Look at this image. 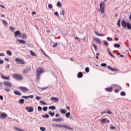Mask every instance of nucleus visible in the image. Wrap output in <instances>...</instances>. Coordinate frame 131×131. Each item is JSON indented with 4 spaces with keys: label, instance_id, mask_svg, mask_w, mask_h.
I'll return each mask as SVG.
<instances>
[{
    "label": "nucleus",
    "instance_id": "f257e3e1",
    "mask_svg": "<svg viewBox=\"0 0 131 131\" xmlns=\"http://www.w3.org/2000/svg\"><path fill=\"white\" fill-rule=\"evenodd\" d=\"M42 73H43V69L40 67L38 68L36 71L37 80H39V79H40V74H42Z\"/></svg>",
    "mask_w": 131,
    "mask_h": 131
},
{
    "label": "nucleus",
    "instance_id": "f03ea898",
    "mask_svg": "<svg viewBox=\"0 0 131 131\" xmlns=\"http://www.w3.org/2000/svg\"><path fill=\"white\" fill-rule=\"evenodd\" d=\"M100 11L101 14L105 13V3L104 2H101L100 4Z\"/></svg>",
    "mask_w": 131,
    "mask_h": 131
},
{
    "label": "nucleus",
    "instance_id": "7ed1b4c3",
    "mask_svg": "<svg viewBox=\"0 0 131 131\" xmlns=\"http://www.w3.org/2000/svg\"><path fill=\"white\" fill-rule=\"evenodd\" d=\"M12 77L17 80H22L23 79V76L19 74H13L12 75Z\"/></svg>",
    "mask_w": 131,
    "mask_h": 131
},
{
    "label": "nucleus",
    "instance_id": "20e7f679",
    "mask_svg": "<svg viewBox=\"0 0 131 131\" xmlns=\"http://www.w3.org/2000/svg\"><path fill=\"white\" fill-rule=\"evenodd\" d=\"M18 90H20L21 92L23 93H27V92H29V89H28L26 87H24V86H20L18 88Z\"/></svg>",
    "mask_w": 131,
    "mask_h": 131
},
{
    "label": "nucleus",
    "instance_id": "39448f33",
    "mask_svg": "<svg viewBox=\"0 0 131 131\" xmlns=\"http://www.w3.org/2000/svg\"><path fill=\"white\" fill-rule=\"evenodd\" d=\"M15 61L17 62L18 64H25V62L22 58H17L15 59Z\"/></svg>",
    "mask_w": 131,
    "mask_h": 131
},
{
    "label": "nucleus",
    "instance_id": "423d86ee",
    "mask_svg": "<svg viewBox=\"0 0 131 131\" xmlns=\"http://www.w3.org/2000/svg\"><path fill=\"white\" fill-rule=\"evenodd\" d=\"M25 110H27L28 112L31 113L34 110V107L33 106L26 107Z\"/></svg>",
    "mask_w": 131,
    "mask_h": 131
},
{
    "label": "nucleus",
    "instance_id": "0eeeda50",
    "mask_svg": "<svg viewBox=\"0 0 131 131\" xmlns=\"http://www.w3.org/2000/svg\"><path fill=\"white\" fill-rule=\"evenodd\" d=\"M4 85H6V86H8V88H12V83L10 81H5L4 82Z\"/></svg>",
    "mask_w": 131,
    "mask_h": 131
},
{
    "label": "nucleus",
    "instance_id": "6e6552de",
    "mask_svg": "<svg viewBox=\"0 0 131 131\" xmlns=\"http://www.w3.org/2000/svg\"><path fill=\"white\" fill-rule=\"evenodd\" d=\"M109 123V122H110V121H109V120L107 118H104V119H102L101 121V123Z\"/></svg>",
    "mask_w": 131,
    "mask_h": 131
},
{
    "label": "nucleus",
    "instance_id": "1a4fd4ad",
    "mask_svg": "<svg viewBox=\"0 0 131 131\" xmlns=\"http://www.w3.org/2000/svg\"><path fill=\"white\" fill-rule=\"evenodd\" d=\"M52 121L55 122H59V121H63V118L61 117L59 118H53L52 119Z\"/></svg>",
    "mask_w": 131,
    "mask_h": 131
},
{
    "label": "nucleus",
    "instance_id": "9d476101",
    "mask_svg": "<svg viewBox=\"0 0 131 131\" xmlns=\"http://www.w3.org/2000/svg\"><path fill=\"white\" fill-rule=\"evenodd\" d=\"M50 101H53V102L57 103L59 101L58 97H51Z\"/></svg>",
    "mask_w": 131,
    "mask_h": 131
},
{
    "label": "nucleus",
    "instance_id": "9b49d317",
    "mask_svg": "<svg viewBox=\"0 0 131 131\" xmlns=\"http://www.w3.org/2000/svg\"><path fill=\"white\" fill-rule=\"evenodd\" d=\"M105 91H106V92H108V93H111V92L113 91V87H109L107 88H105Z\"/></svg>",
    "mask_w": 131,
    "mask_h": 131
},
{
    "label": "nucleus",
    "instance_id": "f8f14e48",
    "mask_svg": "<svg viewBox=\"0 0 131 131\" xmlns=\"http://www.w3.org/2000/svg\"><path fill=\"white\" fill-rule=\"evenodd\" d=\"M6 117H7V114H6L5 113H3L0 115V119H5V118H6Z\"/></svg>",
    "mask_w": 131,
    "mask_h": 131
},
{
    "label": "nucleus",
    "instance_id": "ddd939ff",
    "mask_svg": "<svg viewBox=\"0 0 131 131\" xmlns=\"http://www.w3.org/2000/svg\"><path fill=\"white\" fill-rule=\"evenodd\" d=\"M121 25L123 27L126 28V26L127 25V23H126V21H125V20H123L121 22Z\"/></svg>",
    "mask_w": 131,
    "mask_h": 131
},
{
    "label": "nucleus",
    "instance_id": "4468645a",
    "mask_svg": "<svg viewBox=\"0 0 131 131\" xmlns=\"http://www.w3.org/2000/svg\"><path fill=\"white\" fill-rule=\"evenodd\" d=\"M18 35L21 36V32L20 31H16L14 32V36H18Z\"/></svg>",
    "mask_w": 131,
    "mask_h": 131
},
{
    "label": "nucleus",
    "instance_id": "2eb2a0df",
    "mask_svg": "<svg viewBox=\"0 0 131 131\" xmlns=\"http://www.w3.org/2000/svg\"><path fill=\"white\" fill-rule=\"evenodd\" d=\"M94 40L97 42V43H99V45H100L101 43V39H100L99 38L95 37L94 38Z\"/></svg>",
    "mask_w": 131,
    "mask_h": 131
},
{
    "label": "nucleus",
    "instance_id": "dca6fc26",
    "mask_svg": "<svg viewBox=\"0 0 131 131\" xmlns=\"http://www.w3.org/2000/svg\"><path fill=\"white\" fill-rule=\"evenodd\" d=\"M14 93L15 94V95H17V96H21L22 95V93L20 92L17 90L14 91Z\"/></svg>",
    "mask_w": 131,
    "mask_h": 131
},
{
    "label": "nucleus",
    "instance_id": "f3484780",
    "mask_svg": "<svg viewBox=\"0 0 131 131\" xmlns=\"http://www.w3.org/2000/svg\"><path fill=\"white\" fill-rule=\"evenodd\" d=\"M107 69L108 70H111V71H117V69L112 68L110 66H107Z\"/></svg>",
    "mask_w": 131,
    "mask_h": 131
},
{
    "label": "nucleus",
    "instance_id": "a211bd4d",
    "mask_svg": "<svg viewBox=\"0 0 131 131\" xmlns=\"http://www.w3.org/2000/svg\"><path fill=\"white\" fill-rule=\"evenodd\" d=\"M62 127H64V128H67V129H69V130H72V128L66 125H62Z\"/></svg>",
    "mask_w": 131,
    "mask_h": 131
},
{
    "label": "nucleus",
    "instance_id": "6ab92c4d",
    "mask_svg": "<svg viewBox=\"0 0 131 131\" xmlns=\"http://www.w3.org/2000/svg\"><path fill=\"white\" fill-rule=\"evenodd\" d=\"M17 41H18L19 43H21L22 45L26 43V41L24 40L17 39Z\"/></svg>",
    "mask_w": 131,
    "mask_h": 131
},
{
    "label": "nucleus",
    "instance_id": "aec40b11",
    "mask_svg": "<svg viewBox=\"0 0 131 131\" xmlns=\"http://www.w3.org/2000/svg\"><path fill=\"white\" fill-rule=\"evenodd\" d=\"M2 78H3V79H7V80H10V76L6 77V76H4V75H2Z\"/></svg>",
    "mask_w": 131,
    "mask_h": 131
},
{
    "label": "nucleus",
    "instance_id": "412c9836",
    "mask_svg": "<svg viewBox=\"0 0 131 131\" xmlns=\"http://www.w3.org/2000/svg\"><path fill=\"white\" fill-rule=\"evenodd\" d=\"M83 76V74H82L81 72H79L77 74V77H78V78H81V77H82Z\"/></svg>",
    "mask_w": 131,
    "mask_h": 131
},
{
    "label": "nucleus",
    "instance_id": "4be33fe9",
    "mask_svg": "<svg viewBox=\"0 0 131 131\" xmlns=\"http://www.w3.org/2000/svg\"><path fill=\"white\" fill-rule=\"evenodd\" d=\"M60 112H61V113L62 114H65V113H66V112H67V111H66V110L65 109H60Z\"/></svg>",
    "mask_w": 131,
    "mask_h": 131
},
{
    "label": "nucleus",
    "instance_id": "5701e85b",
    "mask_svg": "<svg viewBox=\"0 0 131 131\" xmlns=\"http://www.w3.org/2000/svg\"><path fill=\"white\" fill-rule=\"evenodd\" d=\"M30 53L32 56H34V57H36L37 55L34 52H33L32 51L30 50Z\"/></svg>",
    "mask_w": 131,
    "mask_h": 131
},
{
    "label": "nucleus",
    "instance_id": "b1692460",
    "mask_svg": "<svg viewBox=\"0 0 131 131\" xmlns=\"http://www.w3.org/2000/svg\"><path fill=\"white\" fill-rule=\"evenodd\" d=\"M22 98H24V99H28V98H33V95H30V96H22Z\"/></svg>",
    "mask_w": 131,
    "mask_h": 131
},
{
    "label": "nucleus",
    "instance_id": "393cba45",
    "mask_svg": "<svg viewBox=\"0 0 131 131\" xmlns=\"http://www.w3.org/2000/svg\"><path fill=\"white\" fill-rule=\"evenodd\" d=\"M20 37L27 38V35L26 34L23 33L21 35H20Z\"/></svg>",
    "mask_w": 131,
    "mask_h": 131
},
{
    "label": "nucleus",
    "instance_id": "a878e982",
    "mask_svg": "<svg viewBox=\"0 0 131 131\" xmlns=\"http://www.w3.org/2000/svg\"><path fill=\"white\" fill-rule=\"evenodd\" d=\"M25 102V100L23 99H20L19 100V104H24Z\"/></svg>",
    "mask_w": 131,
    "mask_h": 131
},
{
    "label": "nucleus",
    "instance_id": "bb28decb",
    "mask_svg": "<svg viewBox=\"0 0 131 131\" xmlns=\"http://www.w3.org/2000/svg\"><path fill=\"white\" fill-rule=\"evenodd\" d=\"M49 109H50V110H55L56 109V106L52 105L49 107Z\"/></svg>",
    "mask_w": 131,
    "mask_h": 131
},
{
    "label": "nucleus",
    "instance_id": "cd10ccee",
    "mask_svg": "<svg viewBox=\"0 0 131 131\" xmlns=\"http://www.w3.org/2000/svg\"><path fill=\"white\" fill-rule=\"evenodd\" d=\"M126 27L128 29L131 30V24L127 23Z\"/></svg>",
    "mask_w": 131,
    "mask_h": 131
},
{
    "label": "nucleus",
    "instance_id": "c85d7f7f",
    "mask_svg": "<svg viewBox=\"0 0 131 131\" xmlns=\"http://www.w3.org/2000/svg\"><path fill=\"white\" fill-rule=\"evenodd\" d=\"M70 112H68L66 114V116L67 118H69V117H70Z\"/></svg>",
    "mask_w": 131,
    "mask_h": 131
},
{
    "label": "nucleus",
    "instance_id": "c756f323",
    "mask_svg": "<svg viewBox=\"0 0 131 131\" xmlns=\"http://www.w3.org/2000/svg\"><path fill=\"white\" fill-rule=\"evenodd\" d=\"M2 22L3 24H4V25H5L6 26H8V23L7 22V21L3 19L2 20Z\"/></svg>",
    "mask_w": 131,
    "mask_h": 131
},
{
    "label": "nucleus",
    "instance_id": "7c9ffc66",
    "mask_svg": "<svg viewBox=\"0 0 131 131\" xmlns=\"http://www.w3.org/2000/svg\"><path fill=\"white\" fill-rule=\"evenodd\" d=\"M7 54L8 55V56H12V52H11V51H10L9 50H8L7 51Z\"/></svg>",
    "mask_w": 131,
    "mask_h": 131
},
{
    "label": "nucleus",
    "instance_id": "2f4dec72",
    "mask_svg": "<svg viewBox=\"0 0 131 131\" xmlns=\"http://www.w3.org/2000/svg\"><path fill=\"white\" fill-rule=\"evenodd\" d=\"M54 126H56L57 127H60V128H62L63 127V125H61V124H56V125H54Z\"/></svg>",
    "mask_w": 131,
    "mask_h": 131
},
{
    "label": "nucleus",
    "instance_id": "473e14b6",
    "mask_svg": "<svg viewBox=\"0 0 131 131\" xmlns=\"http://www.w3.org/2000/svg\"><path fill=\"white\" fill-rule=\"evenodd\" d=\"M57 7H62V3L60 2H58L57 4Z\"/></svg>",
    "mask_w": 131,
    "mask_h": 131
},
{
    "label": "nucleus",
    "instance_id": "72a5a7b5",
    "mask_svg": "<svg viewBox=\"0 0 131 131\" xmlns=\"http://www.w3.org/2000/svg\"><path fill=\"white\" fill-rule=\"evenodd\" d=\"M40 103H41V104H42V105H48V104H47L45 101L42 100H40Z\"/></svg>",
    "mask_w": 131,
    "mask_h": 131
},
{
    "label": "nucleus",
    "instance_id": "f704fd0d",
    "mask_svg": "<svg viewBox=\"0 0 131 131\" xmlns=\"http://www.w3.org/2000/svg\"><path fill=\"white\" fill-rule=\"evenodd\" d=\"M97 35H98V36H105L104 34H99V33H96Z\"/></svg>",
    "mask_w": 131,
    "mask_h": 131
},
{
    "label": "nucleus",
    "instance_id": "c9c22d12",
    "mask_svg": "<svg viewBox=\"0 0 131 131\" xmlns=\"http://www.w3.org/2000/svg\"><path fill=\"white\" fill-rule=\"evenodd\" d=\"M85 72H86V73H89V72H90V68H86L85 69Z\"/></svg>",
    "mask_w": 131,
    "mask_h": 131
},
{
    "label": "nucleus",
    "instance_id": "e433bc0d",
    "mask_svg": "<svg viewBox=\"0 0 131 131\" xmlns=\"http://www.w3.org/2000/svg\"><path fill=\"white\" fill-rule=\"evenodd\" d=\"M42 117H43L44 118H49L50 117V116H49V115L46 114L45 116L43 115Z\"/></svg>",
    "mask_w": 131,
    "mask_h": 131
},
{
    "label": "nucleus",
    "instance_id": "4c0bfd02",
    "mask_svg": "<svg viewBox=\"0 0 131 131\" xmlns=\"http://www.w3.org/2000/svg\"><path fill=\"white\" fill-rule=\"evenodd\" d=\"M60 14L61 15H62V16H64V15L65 14V12H64V10H61V12H60Z\"/></svg>",
    "mask_w": 131,
    "mask_h": 131
},
{
    "label": "nucleus",
    "instance_id": "58836bf2",
    "mask_svg": "<svg viewBox=\"0 0 131 131\" xmlns=\"http://www.w3.org/2000/svg\"><path fill=\"white\" fill-rule=\"evenodd\" d=\"M117 25H118L119 26V27H120V26H121V25H120V19H119L118 20Z\"/></svg>",
    "mask_w": 131,
    "mask_h": 131
},
{
    "label": "nucleus",
    "instance_id": "ea45409f",
    "mask_svg": "<svg viewBox=\"0 0 131 131\" xmlns=\"http://www.w3.org/2000/svg\"><path fill=\"white\" fill-rule=\"evenodd\" d=\"M114 47H115V48H120V45H119V44H115Z\"/></svg>",
    "mask_w": 131,
    "mask_h": 131
},
{
    "label": "nucleus",
    "instance_id": "a19ab883",
    "mask_svg": "<svg viewBox=\"0 0 131 131\" xmlns=\"http://www.w3.org/2000/svg\"><path fill=\"white\" fill-rule=\"evenodd\" d=\"M40 129L41 131H45V130H46V127H40Z\"/></svg>",
    "mask_w": 131,
    "mask_h": 131
},
{
    "label": "nucleus",
    "instance_id": "79ce46f5",
    "mask_svg": "<svg viewBox=\"0 0 131 131\" xmlns=\"http://www.w3.org/2000/svg\"><path fill=\"white\" fill-rule=\"evenodd\" d=\"M93 47L95 50V51H97V50H98V48L97 47V46L96 45V44H93Z\"/></svg>",
    "mask_w": 131,
    "mask_h": 131
},
{
    "label": "nucleus",
    "instance_id": "37998d69",
    "mask_svg": "<svg viewBox=\"0 0 131 131\" xmlns=\"http://www.w3.org/2000/svg\"><path fill=\"white\" fill-rule=\"evenodd\" d=\"M48 8L50 9H53V5L52 4H49Z\"/></svg>",
    "mask_w": 131,
    "mask_h": 131
},
{
    "label": "nucleus",
    "instance_id": "c03bdc74",
    "mask_svg": "<svg viewBox=\"0 0 131 131\" xmlns=\"http://www.w3.org/2000/svg\"><path fill=\"white\" fill-rule=\"evenodd\" d=\"M101 66H102V67H106L107 66V64L106 63H101Z\"/></svg>",
    "mask_w": 131,
    "mask_h": 131
},
{
    "label": "nucleus",
    "instance_id": "a18cd8bd",
    "mask_svg": "<svg viewBox=\"0 0 131 131\" xmlns=\"http://www.w3.org/2000/svg\"><path fill=\"white\" fill-rule=\"evenodd\" d=\"M121 96H125L126 94L124 92H121L120 93Z\"/></svg>",
    "mask_w": 131,
    "mask_h": 131
},
{
    "label": "nucleus",
    "instance_id": "49530a36",
    "mask_svg": "<svg viewBox=\"0 0 131 131\" xmlns=\"http://www.w3.org/2000/svg\"><path fill=\"white\" fill-rule=\"evenodd\" d=\"M49 114L51 115V116H54V115H55V113L49 112Z\"/></svg>",
    "mask_w": 131,
    "mask_h": 131
},
{
    "label": "nucleus",
    "instance_id": "de8ad7c7",
    "mask_svg": "<svg viewBox=\"0 0 131 131\" xmlns=\"http://www.w3.org/2000/svg\"><path fill=\"white\" fill-rule=\"evenodd\" d=\"M9 28L11 30H12V32H14L15 31V29H14V28H13V27H10Z\"/></svg>",
    "mask_w": 131,
    "mask_h": 131
},
{
    "label": "nucleus",
    "instance_id": "09e8293b",
    "mask_svg": "<svg viewBox=\"0 0 131 131\" xmlns=\"http://www.w3.org/2000/svg\"><path fill=\"white\" fill-rule=\"evenodd\" d=\"M48 110V107L45 106L43 107V111H47Z\"/></svg>",
    "mask_w": 131,
    "mask_h": 131
},
{
    "label": "nucleus",
    "instance_id": "8fccbe9b",
    "mask_svg": "<svg viewBox=\"0 0 131 131\" xmlns=\"http://www.w3.org/2000/svg\"><path fill=\"white\" fill-rule=\"evenodd\" d=\"M55 16H57V17H59V13H58V12H54Z\"/></svg>",
    "mask_w": 131,
    "mask_h": 131
},
{
    "label": "nucleus",
    "instance_id": "3c124183",
    "mask_svg": "<svg viewBox=\"0 0 131 131\" xmlns=\"http://www.w3.org/2000/svg\"><path fill=\"white\" fill-rule=\"evenodd\" d=\"M35 99L36 100H40L41 99V97H39V96H36L35 97Z\"/></svg>",
    "mask_w": 131,
    "mask_h": 131
},
{
    "label": "nucleus",
    "instance_id": "603ef678",
    "mask_svg": "<svg viewBox=\"0 0 131 131\" xmlns=\"http://www.w3.org/2000/svg\"><path fill=\"white\" fill-rule=\"evenodd\" d=\"M4 91H5L6 92H10V89H9V88H5L4 89Z\"/></svg>",
    "mask_w": 131,
    "mask_h": 131
},
{
    "label": "nucleus",
    "instance_id": "864d4df0",
    "mask_svg": "<svg viewBox=\"0 0 131 131\" xmlns=\"http://www.w3.org/2000/svg\"><path fill=\"white\" fill-rule=\"evenodd\" d=\"M28 71H29V70H28V69H25V70H24L23 72L24 73H27V72H28Z\"/></svg>",
    "mask_w": 131,
    "mask_h": 131
},
{
    "label": "nucleus",
    "instance_id": "5fc2aeb1",
    "mask_svg": "<svg viewBox=\"0 0 131 131\" xmlns=\"http://www.w3.org/2000/svg\"><path fill=\"white\" fill-rule=\"evenodd\" d=\"M38 110L39 111H41V110H42V108H41V107H40V106H38Z\"/></svg>",
    "mask_w": 131,
    "mask_h": 131
},
{
    "label": "nucleus",
    "instance_id": "6e6d98bb",
    "mask_svg": "<svg viewBox=\"0 0 131 131\" xmlns=\"http://www.w3.org/2000/svg\"><path fill=\"white\" fill-rule=\"evenodd\" d=\"M107 40H108L109 41H111V40H112V38H110V37H107Z\"/></svg>",
    "mask_w": 131,
    "mask_h": 131
},
{
    "label": "nucleus",
    "instance_id": "4d7b16f0",
    "mask_svg": "<svg viewBox=\"0 0 131 131\" xmlns=\"http://www.w3.org/2000/svg\"><path fill=\"white\" fill-rule=\"evenodd\" d=\"M109 55L111 56V57H113V58H114V59H115V56L112 54V53H110Z\"/></svg>",
    "mask_w": 131,
    "mask_h": 131
},
{
    "label": "nucleus",
    "instance_id": "13d9d810",
    "mask_svg": "<svg viewBox=\"0 0 131 131\" xmlns=\"http://www.w3.org/2000/svg\"><path fill=\"white\" fill-rule=\"evenodd\" d=\"M4 60L5 61H7V62H10V59L9 58H5Z\"/></svg>",
    "mask_w": 131,
    "mask_h": 131
},
{
    "label": "nucleus",
    "instance_id": "bf43d9fd",
    "mask_svg": "<svg viewBox=\"0 0 131 131\" xmlns=\"http://www.w3.org/2000/svg\"><path fill=\"white\" fill-rule=\"evenodd\" d=\"M111 129H113V130L116 129V127H114L113 126H111Z\"/></svg>",
    "mask_w": 131,
    "mask_h": 131
},
{
    "label": "nucleus",
    "instance_id": "052dcab7",
    "mask_svg": "<svg viewBox=\"0 0 131 131\" xmlns=\"http://www.w3.org/2000/svg\"><path fill=\"white\" fill-rule=\"evenodd\" d=\"M6 68H7V69H9V68H10V64H7L6 66Z\"/></svg>",
    "mask_w": 131,
    "mask_h": 131
},
{
    "label": "nucleus",
    "instance_id": "680f3d73",
    "mask_svg": "<svg viewBox=\"0 0 131 131\" xmlns=\"http://www.w3.org/2000/svg\"><path fill=\"white\" fill-rule=\"evenodd\" d=\"M4 61L3 60H1V61H0V64L2 65L3 64H4Z\"/></svg>",
    "mask_w": 131,
    "mask_h": 131
},
{
    "label": "nucleus",
    "instance_id": "e2e57ef3",
    "mask_svg": "<svg viewBox=\"0 0 131 131\" xmlns=\"http://www.w3.org/2000/svg\"><path fill=\"white\" fill-rule=\"evenodd\" d=\"M58 46V43H55L53 45V48H55V47H57Z\"/></svg>",
    "mask_w": 131,
    "mask_h": 131
},
{
    "label": "nucleus",
    "instance_id": "0e129e2a",
    "mask_svg": "<svg viewBox=\"0 0 131 131\" xmlns=\"http://www.w3.org/2000/svg\"><path fill=\"white\" fill-rule=\"evenodd\" d=\"M0 100H1L2 101L4 100V97L2 95H0Z\"/></svg>",
    "mask_w": 131,
    "mask_h": 131
},
{
    "label": "nucleus",
    "instance_id": "69168bd1",
    "mask_svg": "<svg viewBox=\"0 0 131 131\" xmlns=\"http://www.w3.org/2000/svg\"><path fill=\"white\" fill-rule=\"evenodd\" d=\"M119 92V90L118 89H116L115 90V93H117Z\"/></svg>",
    "mask_w": 131,
    "mask_h": 131
},
{
    "label": "nucleus",
    "instance_id": "338daca9",
    "mask_svg": "<svg viewBox=\"0 0 131 131\" xmlns=\"http://www.w3.org/2000/svg\"><path fill=\"white\" fill-rule=\"evenodd\" d=\"M0 7H1V8H2L3 9H5V6H4V5H1L0 4Z\"/></svg>",
    "mask_w": 131,
    "mask_h": 131
},
{
    "label": "nucleus",
    "instance_id": "774afa93",
    "mask_svg": "<svg viewBox=\"0 0 131 131\" xmlns=\"http://www.w3.org/2000/svg\"><path fill=\"white\" fill-rule=\"evenodd\" d=\"M104 45H105V46H106L107 47H108V43L107 42V41H105L104 43Z\"/></svg>",
    "mask_w": 131,
    "mask_h": 131
}]
</instances>
